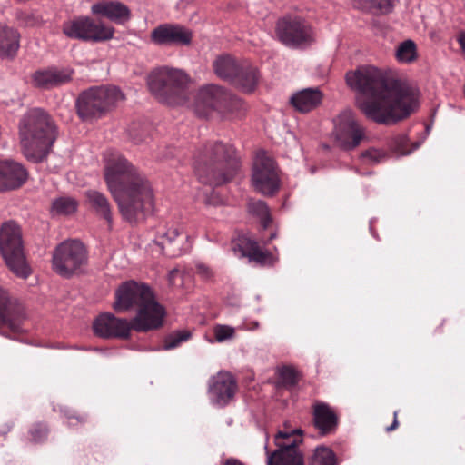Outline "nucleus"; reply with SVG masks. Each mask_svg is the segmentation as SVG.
Instances as JSON below:
<instances>
[{"instance_id": "obj_1", "label": "nucleus", "mask_w": 465, "mask_h": 465, "mask_svg": "<svg viewBox=\"0 0 465 465\" xmlns=\"http://www.w3.org/2000/svg\"><path fill=\"white\" fill-rule=\"evenodd\" d=\"M346 82L361 94L356 100L358 108L377 124H396L417 106L415 96L407 87L387 78L374 66L364 65L348 72Z\"/></svg>"}, {"instance_id": "obj_2", "label": "nucleus", "mask_w": 465, "mask_h": 465, "mask_svg": "<svg viewBox=\"0 0 465 465\" xmlns=\"http://www.w3.org/2000/svg\"><path fill=\"white\" fill-rule=\"evenodd\" d=\"M104 178L124 220H143L153 208L154 195L149 181L118 152L106 151Z\"/></svg>"}, {"instance_id": "obj_3", "label": "nucleus", "mask_w": 465, "mask_h": 465, "mask_svg": "<svg viewBox=\"0 0 465 465\" xmlns=\"http://www.w3.org/2000/svg\"><path fill=\"white\" fill-rule=\"evenodd\" d=\"M113 306L116 312L136 310V314L133 318L135 331L147 332L157 330L163 323L165 310L145 283L134 280L123 282L115 291Z\"/></svg>"}, {"instance_id": "obj_4", "label": "nucleus", "mask_w": 465, "mask_h": 465, "mask_svg": "<svg viewBox=\"0 0 465 465\" xmlns=\"http://www.w3.org/2000/svg\"><path fill=\"white\" fill-rule=\"evenodd\" d=\"M57 136L54 122L45 110L29 109L19 122L20 143L25 156L33 162L43 161Z\"/></svg>"}, {"instance_id": "obj_5", "label": "nucleus", "mask_w": 465, "mask_h": 465, "mask_svg": "<svg viewBox=\"0 0 465 465\" xmlns=\"http://www.w3.org/2000/svg\"><path fill=\"white\" fill-rule=\"evenodd\" d=\"M232 147L215 142L200 151L193 162L195 175L200 183L219 186L230 181L232 172Z\"/></svg>"}, {"instance_id": "obj_6", "label": "nucleus", "mask_w": 465, "mask_h": 465, "mask_svg": "<svg viewBox=\"0 0 465 465\" xmlns=\"http://www.w3.org/2000/svg\"><path fill=\"white\" fill-rule=\"evenodd\" d=\"M190 80V76L183 70L163 66L150 73L147 84L151 93L159 100L174 104L185 100Z\"/></svg>"}, {"instance_id": "obj_7", "label": "nucleus", "mask_w": 465, "mask_h": 465, "mask_svg": "<svg viewBox=\"0 0 465 465\" xmlns=\"http://www.w3.org/2000/svg\"><path fill=\"white\" fill-rule=\"evenodd\" d=\"M124 95L116 86H94L82 92L76 108L83 120L101 117L121 101Z\"/></svg>"}, {"instance_id": "obj_8", "label": "nucleus", "mask_w": 465, "mask_h": 465, "mask_svg": "<svg viewBox=\"0 0 465 465\" xmlns=\"http://www.w3.org/2000/svg\"><path fill=\"white\" fill-rule=\"evenodd\" d=\"M0 252L8 268L18 277L26 279L31 269L24 251L20 227L14 222L4 223L0 228Z\"/></svg>"}, {"instance_id": "obj_9", "label": "nucleus", "mask_w": 465, "mask_h": 465, "mask_svg": "<svg viewBox=\"0 0 465 465\" xmlns=\"http://www.w3.org/2000/svg\"><path fill=\"white\" fill-rule=\"evenodd\" d=\"M302 431L297 429L287 428L279 430L274 437V443L277 447L272 452L269 451L268 436L264 450L267 455V465H303V457L297 445L302 441Z\"/></svg>"}, {"instance_id": "obj_10", "label": "nucleus", "mask_w": 465, "mask_h": 465, "mask_svg": "<svg viewBox=\"0 0 465 465\" xmlns=\"http://www.w3.org/2000/svg\"><path fill=\"white\" fill-rule=\"evenodd\" d=\"M62 32L70 39L92 43L105 42L114 35L112 25L88 15H78L65 20L62 25Z\"/></svg>"}, {"instance_id": "obj_11", "label": "nucleus", "mask_w": 465, "mask_h": 465, "mask_svg": "<svg viewBox=\"0 0 465 465\" xmlns=\"http://www.w3.org/2000/svg\"><path fill=\"white\" fill-rule=\"evenodd\" d=\"M86 262L85 247L77 240L64 241L53 252V270L62 277L69 278L79 272Z\"/></svg>"}, {"instance_id": "obj_12", "label": "nucleus", "mask_w": 465, "mask_h": 465, "mask_svg": "<svg viewBox=\"0 0 465 465\" xmlns=\"http://www.w3.org/2000/svg\"><path fill=\"white\" fill-rule=\"evenodd\" d=\"M276 35L279 40L292 48H304L315 40L311 25L302 16L287 15L277 21Z\"/></svg>"}, {"instance_id": "obj_13", "label": "nucleus", "mask_w": 465, "mask_h": 465, "mask_svg": "<svg viewBox=\"0 0 465 465\" xmlns=\"http://www.w3.org/2000/svg\"><path fill=\"white\" fill-rule=\"evenodd\" d=\"M280 184L279 171L274 160L265 152L258 153L252 173L254 190L264 196H272L279 191Z\"/></svg>"}, {"instance_id": "obj_14", "label": "nucleus", "mask_w": 465, "mask_h": 465, "mask_svg": "<svg viewBox=\"0 0 465 465\" xmlns=\"http://www.w3.org/2000/svg\"><path fill=\"white\" fill-rule=\"evenodd\" d=\"M334 136L338 145L351 150L360 145L365 137V129L357 121L351 110L341 112L334 121Z\"/></svg>"}, {"instance_id": "obj_15", "label": "nucleus", "mask_w": 465, "mask_h": 465, "mask_svg": "<svg viewBox=\"0 0 465 465\" xmlns=\"http://www.w3.org/2000/svg\"><path fill=\"white\" fill-rule=\"evenodd\" d=\"M153 247L160 254L173 258L188 252L192 248L189 235H183L177 227L161 228L157 231Z\"/></svg>"}, {"instance_id": "obj_16", "label": "nucleus", "mask_w": 465, "mask_h": 465, "mask_svg": "<svg viewBox=\"0 0 465 465\" xmlns=\"http://www.w3.org/2000/svg\"><path fill=\"white\" fill-rule=\"evenodd\" d=\"M151 40L157 45L187 46L192 43L193 32L180 24L164 23L151 32Z\"/></svg>"}, {"instance_id": "obj_17", "label": "nucleus", "mask_w": 465, "mask_h": 465, "mask_svg": "<svg viewBox=\"0 0 465 465\" xmlns=\"http://www.w3.org/2000/svg\"><path fill=\"white\" fill-rule=\"evenodd\" d=\"M23 310L10 300L7 292L0 288V334L9 337L6 330L13 333L22 331Z\"/></svg>"}, {"instance_id": "obj_18", "label": "nucleus", "mask_w": 465, "mask_h": 465, "mask_svg": "<svg viewBox=\"0 0 465 465\" xmlns=\"http://www.w3.org/2000/svg\"><path fill=\"white\" fill-rule=\"evenodd\" d=\"M94 331L102 338H128L134 330L133 319L117 318L113 313H103L94 322Z\"/></svg>"}, {"instance_id": "obj_19", "label": "nucleus", "mask_w": 465, "mask_h": 465, "mask_svg": "<svg viewBox=\"0 0 465 465\" xmlns=\"http://www.w3.org/2000/svg\"><path fill=\"white\" fill-rule=\"evenodd\" d=\"M234 252L240 253V258L249 263L260 266L272 265L275 259L272 254L260 248L258 242L248 233L238 234Z\"/></svg>"}, {"instance_id": "obj_20", "label": "nucleus", "mask_w": 465, "mask_h": 465, "mask_svg": "<svg viewBox=\"0 0 465 465\" xmlns=\"http://www.w3.org/2000/svg\"><path fill=\"white\" fill-rule=\"evenodd\" d=\"M208 396L215 407H224L232 397V374L229 371H219L209 381Z\"/></svg>"}, {"instance_id": "obj_21", "label": "nucleus", "mask_w": 465, "mask_h": 465, "mask_svg": "<svg viewBox=\"0 0 465 465\" xmlns=\"http://www.w3.org/2000/svg\"><path fill=\"white\" fill-rule=\"evenodd\" d=\"M27 177L28 173L21 163L13 160H0V192L21 187Z\"/></svg>"}, {"instance_id": "obj_22", "label": "nucleus", "mask_w": 465, "mask_h": 465, "mask_svg": "<svg viewBox=\"0 0 465 465\" xmlns=\"http://www.w3.org/2000/svg\"><path fill=\"white\" fill-rule=\"evenodd\" d=\"M73 74L74 70L70 67H51L36 71L33 74V82L37 87L50 89L69 83Z\"/></svg>"}, {"instance_id": "obj_23", "label": "nucleus", "mask_w": 465, "mask_h": 465, "mask_svg": "<svg viewBox=\"0 0 465 465\" xmlns=\"http://www.w3.org/2000/svg\"><path fill=\"white\" fill-rule=\"evenodd\" d=\"M91 13L94 15L107 18L108 20L124 25L131 18L129 7L119 1H101L91 6Z\"/></svg>"}, {"instance_id": "obj_24", "label": "nucleus", "mask_w": 465, "mask_h": 465, "mask_svg": "<svg viewBox=\"0 0 465 465\" xmlns=\"http://www.w3.org/2000/svg\"><path fill=\"white\" fill-rule=\"evenodd\" d=\"M230 94L223 87L209 84L202 86L195 98L197 108L218 109L228 100Z\"/></svg>"}, {"instance_id": "obj_25", "label": "nucleus", "mask_w": 465, "mask_h": 465, "mask_svg": "<svg viewBox=\"0 0 465 465\" xmlns=\"http://www.w3.org/2000/svg\"><path fill=\"white\" fill-rule=\"evenodd\" d=\"M260 81L257 68L249 62L234 64V89L252 94L255 91Z\"/></svg>"}, {"instance_id": "obj_26", "label": "nucleus", "mask_w": 465, "mask_h": 465, "mask_svg": "<svg viewBox=\"0 0 465 465\" xmlns=\"http://www.w3.org/2000/svg\"><path fill=\"white\" fill-rule=\"evenodd\" d=\"M319 88H305L290 97L291 105L299 113L306 114L317 108L322 101Z\"/></svg>"}, {"instance_id": "obj_27", "label": "nucleus", "mask_w": 465, "mask_h": 465, "mask_svg": "<svg viewBox=\"0 0 465 465\" xmlns=\"http://www.w3.org/2000/svg\"><path fill=\"white\" fill-rule=\"evenodd\" d=\"M19 48V34L11 27L0 26V57L13 58Z\"/></svg>"}, {"instance_id": "obj_28", "label": "nucleus", "mask_w": 465, "mask_h": 465, "mask_svg": "<svg viewBox=\"0 0 465 465\" xmlns=\"http://www.w3.org/2000/svg\"><path fill=\"white\" fill-rule=\"evenodd\" d=\"M86 197L88 203L95 213L102 216L107 222L109 226H111L113 223V211L108 198L104 193L96 190L87 191Z\"/></svg>"}, {"instance_id": "obj_29", "label": "nucleus", "mask_w": 465, "mask_h": 465, "mask_svg": "<svg viewBox=\"0 0 465 465\" xmlns=\"http://www.w3.org/2000/svg\"><path fill=\"white\" fill-rule=\"evenodd\" d=\"M313 415L315 427L322 434L330 432L336 426V415L330 407L324 403L315 406Z\"/></svg>"}, {"instance_id": "obj_30", "label": "nucleus", "mask_w": 465, "mask_h": 465, "mask_svg": "<svg viewBox=\"0 0 465 465\" xmlns=\"http://www.w3.org/2000/svg\"><path fill=\"white\" fill-rule=\"evenodd\" d=\"M398 0H352L355 6L375 15L391 13Z\"/></svg>"}, {"instance_id": "obj_31", "label": "nucleus", "mask_w": 465, "mask_h": 465, "mask_svg": "<svg viewBox=\"0 0 465 465\" xmlns=\"http://www.w3.org/2000/svg\"><path fill=\"white\" fill-rule=\"evenodd\" d=\"M395 59L401 64H412L418 59L417 45L411 39H406L395 47Z\"/></svg>"}, {"instance_id": "obj_32", "label": "nucleus", "mask_w": 465, "mask_h": 465, "mask_svg": "<svg viewBox=\"0 0 465 465\" xmlns=\"http://www.w3.org/2000/svg\"><path fill=\"white\" fill-rule=\"evenodd\" d=\"M214 74L224 81L232 80V57L228 54H221L213 63Z\"/></svg>"}, {"instance_id": "obj_33", "label": "nucleus", "mask_w": 465, "mask_h": 465, "mask_svg": "<svg viewBox=\"0 0 465 465\" xmlns=\"http://www.w3.org/2000/svg\"><path fill=\"white\" fill-rule=\"evenodd\" d=\"M248 212L260 219L264 228H267L271 223L272 218L270 215L269 208L265 202L262 200L251 199L247 204Z\"/></svg>"}, {"instance_id": "obj_34", "label": "nucleus", "mask_w": 465, "mask_h": 465, "mask_svg": "<svg viewBox=\"0 0 465 465\" xmlns=\"http://www.w3.org/2000/svg\"><path fill=\"white\" fill-rule=\"evenodd\" d=\"M192 334L187 330L175 331L170 333L163 340L162 347L164 351H169L177 348L182 342L188 341Z\"/></svg>"}, {"instance_id": "obj_35", "label": "nucleus", "mask_w": 465, "mask_h": 465, "mask_svg": "<svg viewBox=\"0 0 465 465\" xmlns=\"http://www.w3.org/2000/svg\"><path fill=\"white\" fill-rule=\"evenodd\" d=\"M312 465H337L334 452L329 448H316L312 458Z\"/></svg>"}, {"instance_id": "obj_36", "label": "nucleus", "mask_w": 465, "mask_h": 465, "mask_svg": "<svg viewBox=\"0 0 465 465\" xmlns=\"http://www.w3.org/2000/svg\"><path fill=\"white\" fill-rule=\"evenodd\" d=\"M76 202L70 197H60L54 201L52 212L56 214H70L75 212Z\"/></svg>"}, {"instance_id": "obj_37", "label": "nucleus", "mask_w": 465, "mask_h": 465, "mask_svg": "<svg viewBox=\"0 0 465 465\" xmlns=\"http://www.w3.org/2000/svg\"><path fill=\"white\" fill-rule=\"evenodd\" d=\"M408 137L404 134H397L391 137L389 146L390 149L401 155H406L411 153L415 148L410 149L408 147Z\"/></svg>"}, {"instance_id": "obj_38", "label": "nucleus", "mask_w": 465, "mask_h": 465, "mask_svg": "<svg viewBox=\"0 0 465 465\" xmlns=\"http://www.w3.org/2000/svg\"><path fill=\"white\" fill-rule=\"evenodd\" d=\"M389 154L386 151L378 148H370L361 153V159L364 163L376 164L388 159Z\"/></svg>"}, {"instance_id": "obj_39", "label": "nucleus", "mask_w": 465, "mask_h": 465, "mask_svg": "<svg viewBox=\"0 0 465 465\" xmlns=\"http://www.w3.org/2000/svg\"><path fill=\"white\" fill-rule=\"evenodd\" d=\"M281 382L284 386L292 387L298 381V372L291 366H282L278 369Z\"/></svg>"}, {"instance_id": "obj_40", "label": "nucleus", "mask_w": 465, "mask_h": 465, "mask_svg": "<svg viewBox=\"0 0 465 465\" xmlns=\"http://www.w3.org/2000/svg\"><path fill=\"white\" fill-rule=\"evenodd\" d=\"M213 339H208L211 343L223 342L232 337V328L228 325L216 324L213 329Z\"/></svg>"}, {"instance_id": "obj_41", "label": "nucleus", "mask_w": 465, "mask_h": 465, "mask_svg": "<svg viewBox=\"0 0 465 465\" xmlns=\"http://www.w3.org/2000/svg\"><path fill=\"white\" fill-rule=\"evenodd\" d=\"M194 267L196 275H198L203 281L210 282L213 279L214 272L208 264L202 261H195Z\"/></svg>"}, {"instance_id": "obj_42", "label": "nucleus", "mask_w": 465, "mask_h": 465, "mask_svg": "<svg viewBox=\"0 0 465 465\" xmlns=\"http://www.w3.org/2000/svg\"><path fill=\"white\" fill-rule=\"evenodd\" d=\"M47 429L43 424H37L30 430L31 440L34 442H41L47 437Z\"/></svg>"}, {"instance_id": "obj_43", "label": "nucleus", "mask_w": 465, "mask_h": 465, "mask_svg": "<svg viewBox=\"0 0 465 465\" xmlns=\"http://www.w3.org/2000/svg\"><path fill=\"white\" fill-rule=\"evenodd\" d=\"M234 116L237 114V116H242L246 111V105L242 99H238L234 96Z\"/></svg>"}, {"instance_id": "obj_44", "label": "nucleus", "mask_w": 465, "mask_h": 465, "mask_svg": "<svg viewBox=\"0 0 465 465\" xmlns=\"http://www.w3.org/2000/svg\"><path fill=\"white\" fill-rule=\"evenodd\" d=\"M179 274V271L177 269H173L168 273V281L171 284L174 283L175 277Z\"/></svg>"}, {"instance_id": "obj_45", "label": "nucleus", "mask_w": 465, "mask_h": 465, "mask_svg": "<svg viewBox=\"0 0 465 465\" xmlns=\"http://www.w3.org/2000/svg\"><path fill=\"white\" fill-rule=\"evenodd\" d=\"M130 138L134 141V143H141L142 142H143V139L138 135H136V134L133 131H130Z\"/></svg>"}, {"instance_id": "obj_46", "label": "nucleus", "mask_w": 465, "mask_h": 465, "mask_svg": "<svg viewBox=\"0 0 465 465\" xmlns=\"http://www.w3.org/2000/svg\"><path fill=\"white\" fill-rule=\"evenodd\" d=\"M393 414H394L393 422L390 427L387 428V431H392L398 427V420H397L398 411H394Z\"/></svg>"}, {"instance_id": "obj_47", "label": "nucleus", "mask_w": 465, "mask_h": 465, "mask_svg": "<svg viewBox=\"0 0 465 465\" xmlns=\"http://www.w3.org/2000/svg\"><path fill=\"white\" fill-rule=\"evenodd\" d=\"M458 41L460 48L465 52V33H462L459 35Z\"/></svg>"}, {"instance_id": "obj_48", "label": "nucleus", "mask_w": 465, "mask_h": 465, "mask_svg": "<svg viewBox=\"0 0 465 465\" xmlns=\"http://www.w3.org/2000/svg\"><path fill=\"white\" fill-rule=\"evenodd\" d=\"M224 465H232V458H229L225 460Z\"/></svg>"}, {"instance_id": "obj_49", "label": "nucleus", "mask_w": 465, "mask_h": 465, "mask_svg": "<svg viewBox=\"0 0 465 465\" xmlns=\"http://www.w3.org/2000/svg\"><path fill=\"white\" fill-rule=\"evenodd\" d=\"M234 465H246L243 462L240 461L239 460L234 459Z\"/></svg>"}, {"instance_id": "obj_50", "label": "nucleus", "mask_w": 465, "mask_h": 465, "mask_svg": "<svg viewBox=\"0 0 465 465\" xmlns=\"http://www.w3.org/2000/svg\"><path fill=\"white\" fill-rule=\"evenodd\" d=\"M64 414L68 417V419H72V418H73L72 416H70V415L68 414V411H65V413H64Z\"/></svg>"}, {"instance_id": "obj_51", "label": "nucleus", "mask_w": 465, "mask_h": 465, "mask_svg": "<svg viewBox=\"0 0 465 465\" xmlns=\"http://www.w3.org/2000/svg\"><path fill=\"white\" fill-rule=\"evenodd\" d=\"M274 237H275V234H272V235H271V237H270V239L272 240V239H273Z\"/></svg>"}]
</instances>
